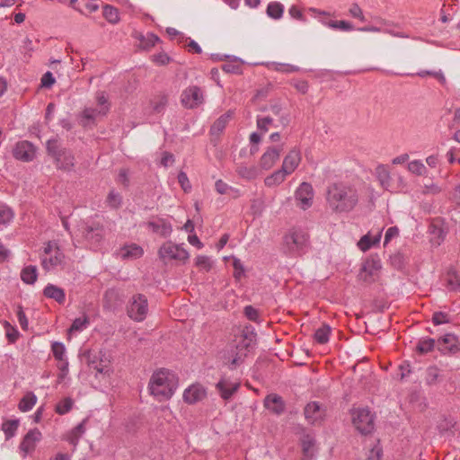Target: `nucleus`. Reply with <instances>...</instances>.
Instances as JSON below:
<instances>
[{
    "instance_id": "obj_60",
    "label": "nucleus",
    "mask_w": 460,
    "mask_h": 460,
    "mask_svg": "<svg viewBox=\"0 0 460 460\" xmlns=\"http://www.w3.org/2000/svg\"><path fill=\"white\" fill-rule=\"evenodd\" d=\"M272 122L273 119L270 116L257 118V127L262 132H267L269 125L272 124Z\"/></svg>"
},
{
    "instance_id": "obj_35",
    "label": "nucleus",
    "mask_w": 460,
    "mask_h": 460,
    "mask_svg": "<svg viewBox=\"0 0 460 460\" xmlns=\"http://www.w3.org/2000/svg\"><path fill=\"white\" fill-rule=\"evenodd\" d=\"M38 278L37 267L29 265L24 267L21 272V279L26 284H34Z\"/></svg>"
},
{
    "instance_id": "obj_40",
    "label": "nucleus",
    "mask_w": 460,
    "mask_h": 460,
    "mask_svg": "<svg viewBox=\"0 0 460 460\" xmlns=\"http://www.w3.org/2000/svg\"><path fill=\"white\" fill-rule=\"evenodd\" d=\"M19 420H8L2 425V429L4 433L5 439L8 440L14 437L19 427Z\"/></svg>"
},
{
    "instance_id": "obj_34",
    "label": "nucleus",
    "mask_w": 460,
    "mask_h": 460,
    "mask_svg": "<svg viewBox=\"0 0 460 460\" xmlns=\"http://www.w3.org/2000/svg\"><path fill=\"white\" fill-rule=\"evenodd\" d=\"M37 402V396L32 393H27L19 402L18 409L26 412L31 411Z\"/></svg>"
},
{
    "instance_id": "obj_23",
    "label": "nucleus",
    "mask_w": 460,
    "mask_h": 460,
    "mask_svg": "<svg viewBox=\"0 0 460 460\" xmlns=\"http://www.w3.org/2000/svg\"><path fill=\"white\" fill-rule=\"evenodd\" d=\"M239 383H233L229 379L222 377L216 387L224 400H229L239 389Z\"/></svg>"
},
{
    "instance_id": "obj_3",
    "label": "nucleus",
    "mask_w": 460,
    "mask_h": 460,
    "mask_svg": "<svg viewBox=\"0 0 460 460\" xmlns=\"http://www.w3.org/2000/svg\"><path fill=\"white\" fill-rule=\"evenodd\" d=\"M310 249V236L301 228L290 229L283 237L284 252L291 257H298Z\"/></svg>"
},
{
    "instance_id": "obj_16",
    "label": "nucleus",
    "mask_w": 460,
    "mask_h": 460,
    "mask_svg": "<svg viewBox=\"0 0 460 460\" xmlns=\"http://www.w3.org/2000/svg\"><path fill=\"white\" fill-rule=\"evenodd\" d=\"M41 438L42 434L37 428L27 432L19 447L20 450L24 454L23 456L34 451L36 444L40 441Z\"/></svg>"
},
{
    "instance_id": "obj_36",
    "label": "nucleus",
    "mask_w": 460,
    "mask_h": 460,
    "mask_svg": "<svg viewBox=\"0 0 460 460\" xmlns=\"http://www.w3.org/2000/svg\"><path fill=\"white\" fill-rule=\"evenodd\" d=\"M437 348V341L432 338H421L416 345V350L420 354H426Z\"/></svg>"
},
{
    "instance_id": "obj_47",
    "label": "nucleus",
    "mask_w": 460,
    "mask_h": 460,
    "mask_svg": "<svg viewBox=\"0 0 460 460\" xmlns=\"http://www.w3.org/2000/svg\"><path fill=\"white\" fill-rule=\"evenodd\" d=\"M168 100L165 95H159L150 102V105L154 113H161L164 111Z\"/></svg>"
},
{
    "instance_id": "obj_2",
    "label": "nucleus",
    "mask_w": 460,
    "mask_h": 460,
    "mask_svg": "<svg viewBox=\"0 0 460 460\" xmlns=\"http://www.w3.org/2000/svg\"><path fill=\"white\" fill-rule=\"evenodd\" d=\"M178 387V378L174 373L167 369L155 372L149 381L151 394L159 401L168 400Z\"/></svg>"
},
{
    "instance_id": "obj_33",
    "label": "nucleus",
    "mask_w": 460,
    "mask_h": 460,
    "mask_svg": "<svg viewBox=\"0 0 460 460\" xmlns=\"http://www.w3.org/2000/svg\"><path fill=\"white\" fill-rule=\"evenodd\" d=\"M446 288L449 291H459L460 290V276L453 269L448 270V271L447 272Z\"/></svg>"
},
{
    "instance_id": "obj_48",
    "label": "nucleus",
    "mask_w": 460,
    "mask_h": 460,
    "mask_svg": "<svg viewBox=\"0 0 460 460\" xmlns=\"http://www.w3.org/2000/svg\"><path fill=\"white\" fill-rule=\"evenodd\" d=\"M103 308L109 312L115 311V290L108 289L103 296Z\"/></svg>"
},
{
    "instance_id": "obj_46",
    "label": "nucleus",
    "mask_w": 460,
    "mask_h": 460,
    "mask_svg": "<svg viewBox=\"0 0 460 460\" xmlns=\"http://www.w3.org/2000/svg\"><path fill=\"white\" fill-rule=\"evenodd\" d=\"M3 325L5 331L6 339L8 340L9 343H15L20 337V332L17 328L7 321H4Z\"/></svg>"
},
{
    "instance_id": "obj_8",
    "label": "nucleus",
    "mask_w": 460,
    "mask_h": 460,
    "mask_svg": "<svg viewBox=\"0 0 460 460\" xmlns=\"http://www.w3.org/2000/svg\"><path fill=\"white\" fill-rule=\"evenodd\" d=\"M79 231H81L85 241L94 248L100 244L104 236V228L97 222L83 223L80 226Z\"/></svg>"
},
{
    "instance_id": "obj_63",
    "label": "nucleus",
    "mask_w": 460,
    "mask_h": 460,
    "mask_svg": "<svg viewBox=\"0 0 460 460\" xmlns=\"http://www.w3.org/2000/svg\"><path fill=\"white\" fill-rule=\"evenodd\" d=\"M407 190V184L405 180L398 175L396 179V182L394 181L392 192H405Z\"/></svg>"
},
{
    "instance_id": "obj_43",
    "label": "nucleus",
    "mask_w": 460,
    "mask_h": 460,
    "mask_svg": "<svg viewBox=\"0 0 460 460\" xmlns=\"http://www.w3.org/2000/svg\"><path fill=\"white\" fill-rule=\"evenodd\" d=\"M323 23L332 29L334 30H341L344 31H351L354 30V25L348 21H328V22H323Z\"/></svg>"
},
{
    "instance_id": "obj_53",
    "label": "nucleus",
    "mask_w": 460,
    "mask_h": 460,
    "mask_svg": "<svg viewBox=\"0 0 460 460\" xmlns=\"http://www.w3.org/2000/svg\"><path fill=\"white\" fill-rule=\"evenodd\" d=\"M51 351L54 358L58 361H64L66 354V347L62 342L55 341L51 345Z\"/></svg>"
},
{
    "instance_id": "obj_61",
    "label": "nucleus",
    "mask_w": 460,
    "mask_h": 460,
    "mask_svg": "<svg viewBox=\"0 0 460 460\" xmlns=\"http://www.w3.org/2000/svg\"><path fill=\"white\" fill-rule=\"evenodd\" d=\"M16 314L21 328L26 331L28 329L29 323L22 305H18Z\"/></svg>"
},
{
    "instance_id": "obj_56",
    "label": "nucleus",
    "mask_w": 460,
    "mask_h": 460,
    "mask_svg": "<svg viewBox=\"0 0 460 460\" xmlns=\"http://www.w3.org/2000/svg\"><path fill=\"white\" fill-rule=\"evenodd\" d=\"M271 67L278 72L282 73H294L299 71V67L290 65V64H284V63H272Z\"/></svg>"
},
{
    "instance_id": "obj_11",
    "label": "nucleus",
    "mask_w": 460,
    "mask_h": 460,
    "mask_svg": "<svg viewBox=\"0 0 460 460\" xmlns=\"http://www.w3.org/2000/svg\"><path fill=\"white\" fill-rule=\"evenodd\" d=\"M204 101L202 90L196 85L186 88L181 96V104L187 109H194Z\"/></svg>"
},
{
    "instance_id": "obj_1",
    "label": "nucleus",
    "mask_w": 460,
    "mask_h": 460,
    "mask_svg": "<svg viewBox=\"0 0 460 460\" xmlns=\"http://www.w3.org/2000/svg\"><path fill=\"white\" fill-rule=\"evenodd\" d=\"M359 195L355 186L334 182L328 186L326 202L329 208L336 214L349 213L358 205Z\"/></svg>"
},
{
    "instance_id": "obj_42",
    "label": "nucleus",
    "mask_w": 460,
    "mask_h": 460,
    "mask_svg": "<svg viewBox=\"0 0 460 460\" xmlns=\"http://www.w3.org/2000/svg\"><path fill=\"white\" fill-rule=\"evenodd\" d=\"M236 172L239 174V176H241L243 179H247V180H253L259 174L257 167H255V166H246V165H243V164L239 165L237 167Z\"/></svg>"
},
{
    "instance_id": "obj_49",
    "label": "nucleus",
    "mask_w": 460,
    "mask_h": 460,
    "mask_svg": "<svg viewBox=\"0 0 460 460\" xmlns=\"http://www.w3.org/2000/svg\"><path fill=\"white\" fill-rule=\"evenodd\" d=\"M96 101L99 106V113L106 115L110 110V103L108 102V96L104 92H98L96 93Z\"/></svg>"
},
{
    "instance_id": "obj_27",
    "label": "nucleus",
    "mask_w": 460,
    "mask_h": 460,
    "mask_svg": "<svg viewBox=\"0 0 460 460\" xmlns=\"http://www.w3.org/2000/svg\"><path fill=\"white\" fill-rule=\"evenodd\" d=\"M92 355L93 354L90 350H86L82 354L81 359L84 360L90 367L96 369L99 373L108 374L111 370L109 366L104 364L103 359H101L100 363L93 360Z\"/></svg>"
},
{
    "instance_id": "obj_15",
    "label": "nucleus",
    "mask_w": 460,
    "mask_h": 460,
    "mask_svg": "<svg viewBox=\"0 0 460 460\" xmlns=\"http://www.w3.org/2000/svg\"><path fill=\"white\" fill-rule=\"evenodd\" d=\"M283 150V144L269 146L260 159V166L263 170H270L279 159Z\"/></svg>"
},
{
    "instance_id": "obj_13",
    "label": "nucleus",
    "mask_w": 460,
    "mask_h": 460,
    "mask_svg": "<svg viewBox=\"0 0 460 460\" xmlns=\"http://www.w3.org/2000/svg\"><path fill=\"white\" fill-rule=\"evenodd\" d=\"M314 195L313 186L308 182H302L295 192L297 206L301 209L306 210L313 205Z\"/></svg>"
},
{
    "instance_id": "obj_50",
    "label": "nucleus",
    "mask_w": 460,
    "mask_h": 460,
    "mask_svg": "<svg viewBox=\"0 0 460 460\" xmlns=\"http://www.w3.org/2000/svg\"><path fill=\"white\" fill-rule=\"evenodd\" d=\"M14 213L11 208L6 205L0 206V225L7 226L13 219Z\"/></svg>"
},
{
    "instance_id": "obj_25",
    "label": "nucleus",
    "mask_w": 460,
    "mask_h": 460,
    "mask_svg": "<svg viewBox=\"0 0 460 460\" xmlns=\"http://www.w3.org/2000/svg\"><path fill=\"white\" fill-rule=\"evenodd\" d=\"M43 295L48 297L55 300L58 304H64L66 300V294L63 288L53 285L48 284L43 289Z\"/></svg>"
},
{
    "instance_id": "obj_45",
    "label": "nucleus",
    "mask_w": 460,
    "mask_h": 460,
    "mask_svg": "<svg viewBox=\"0 0 460 460\" xmlns=\"http://www.w3.org/2000/svg\"><path fill=\"white\" fill-rule=\"evenodd\" d=\"M429 234H430V243L432 245L438 246L442 243L445 237V233L443 229L436 226L435 225H430L429 226Z\"/></svg>"
},
{
    "instance_id": "obj_28",
    "label": "nucleus",
    "mask_w": 460,
    "mask_h": 460,
    "mask_svg": "<svg viewBox=\"0 0 460 460\" xmlns=\"http://www.w3.org/2000/svg\"><path fill=\"white\" fill-rule=\"evenodd\" d=\"M99 109L85 108L80 115V124L83 127H88L95 123L98 117L103 116L98 112Z\"/></svg>"
},
{
    "instance_id": "obj_39",
    "label": "nucleus",
    "mask_w": 460,
    "mask_h": 460,
    "mask_svg": "<svg viewBox=\"0 0 460 460\" xmlns=\"http://www.w3.org/2000/svg\"><path fill=\"white\" fill-rule=\"evenodd\" d=\"M243 61L240 58H234L228 63H226L222 66V70L228 74L241 75L243 73Z\"/></svg>"
},
{
    "instance_id": "obj_10",
    "label": "nucleus",
    "mask_w": 460,
    "mask_h": 460,
    "mask_svg": "<svg viewBox=\"0 0 460 460\" xmlns=\"http://www.w3.org/2000/svg\"><path fill=\"white\" fill-rule=\"evenodd\" d=\"M437 349L446 356H455L460 351V340L453 333H446L437 340Z\"/></svg>"
},
{
    "instance_id": "obj_52",
    "label": "nucleus",
    "mask_w": 460,
    "mask_h": 460,
    "mask_svg": "<svg viewBox=\"0 0 460 460\" xmlns=\"http://www.w3.org/2000/svg\"><path fill=\"white\" fill-rule=\"evenodd\" d=\"M379 236L372 239L368 234H366L363 237H361L358 243V246L361 251L366 252L369 250L374 244L379 243Z\"/></svg>"
},
{
    "instance_id": "obj_55",
    "label": "nucleus",
    "mask_w": 460,
    "mask_h": 460,
    "mask_svg": "<svg viewBox=\"0 0 460 460\" xmlns=\"http://www.w3.org/2000/svg\"><path fill=\"white\" fill-rule=\"evenodd\" d=\"M452 321V317L449 314L438 311L432 315V322L435 325H440L444 323H449Z\"/></svg>"
},
{
    "instance_id": "obj_57",
    "label": "nucleus",
    "mask_w": 460,
    "mask_h": 460,
    "mask_svg": "<svg viewBox=\"0 0 460 460\" xmlns=\"http://www.w3.org/2000/svg\"><path fill=\"white\" fill-rule=\"evenodd\" d=\"M439 376V369L436 366H431L426 371V382L428 385H434Z\"/></svg>"
},
{
    "instance_id": "obj_64",
    "label": "nucleus",
    "mask_w": 460,
    "mask_h": 460,
    "mask_svg": "<svg viewBox=\"0 0 460 460\" xmlns=\"http://www.w3.org/2000/svg\"><path fill=\"white\" fill-rule=\"evenodd\" d=\"M349 13L350 16H352L353 18L358 19L361 22H365V20H366L365 16L363 14L362 9L356 3L351 4V6L349 10Z\"/></svg>"
},
{
    "instance_id": "obj_19",
    "label": "nucleus",
    "mask_w": 460,
    "mask_h": 460,
    "mask_svg": "<svg viewBox=\"0 0 460 460\" xmlns=\"http://www.w3.org/2000/svg\"><path fill=\"white\" fill-rule=\"evenodd\" d=\"M304 414L310 424H315L323 420L324 410L321 407L319 402H311L305 405Z\"/></svg>"
},
{
    "instance_id": "obj_30",
    "label": "nucleus",
    "mask_w": 460,
    "mask_h": 460,
    "mask_svg": "<svg viewBox=\"0 0 460 460\" xmlns=\"http://www.w3.org/2000/svg\"><path fill=\"white\" fill-rule=\"evenodd\" d=\"M377 180L381 186L392 192L394 181L391 178L389 172L384 166H378L376 168Z\"/></svg>"
},
{
    "instance_id": "obj_24",
    "label": "nucleus",
    "mask_w": 460,
    "mask_h": 460,
    "mask_svg": "<svg viewBox=\"0 0 460 460\" xmlns=\"http://www.w3.org/2000/svg\"><path fill=\"white\" fill-rule=\"evenodd\" d=\"M144 251L136 243L126 244L119 250V256L126 261H133L142 257Z\"/></svg>"
},
{
    "instance_id": "obj_12",
    "label": "nucleus",
    "mask_w": 460,
    "mask_h": 460,
    "mask_svg": "<svg viewBox=\"0 0 460 460\" xmlns=\"http://www.w3.org/2000/svg\"><path fill=\"white\" fill-rule=\"evenodd\" d=\"M159 256L163 260L185 261L188 259L189 253L181 246L167 242L160 247Z\"/></svg>"
},
{
    "instance_id": "obj_14",
    "label": "nucleus",
    "mask_w": 460,
    "mask_h": 460,
    "mask_svg": "<svg viewBox=\"0 0 460 460\" xmlns=\"http://www.w3.org/2000/svg\"><path fill=\"white\" fill-rule=\"evenodd\" d=\"M35 153L33 145L25 140L18 142L13 150V157L22 162L32 161L35 157Z\"/></svg>"
},
{
    "instance_id": "obj_38",
    "label": "nucleus",
    "mask_w": 460,
    "mask_h": 460,
    "mask_svg": "<svg viewBox=\"0 0 460 460\" xmlns=\"http://www.w3.org/2000/svg\"><path fill=\"white\" fill-rule=\"evenodd\" d=\"M284 5L279 2H270L266 10V13L269 17L279 20L283 16Z\"/></svg>"
},
{
    "instance_id": "obj_5",
    "label": "nucleus",
    "mask_w": 460,
    "mask_h": 460,
    "mask_svg": "<svg viewBox=\"0 0 460 460\" xmlns=\"http://www.w3.org/2000/svg\"><path fill=\"white\" fill-rule=\"evenodd\" d=\"M147 312L146 297L141 294L133 296L127 306L128 315L136 322H142L146 319Z\"/></svg>"
},
{
    "instance_id": "obj_6",
    "label": "nucleus",
    "mask_w": 460,
    "mask_h": 460,
    "mask_svg": "<svg viewBox=\"0 0 460 460\" xmlns=\"http://www.w3.org/2000/svg\"><path fill=\"white\" fill-rule=\"evenodd\" d=\"M352 416L353 424L361 434L367 435L374 430V415L368 409H358L353 411Z\"/></svg>"
},
{
    "instance_id": "obj_29",
    "label": "nucleus",
    "mask_w": 460,
    "mask_h": 460,
    "mask_svg": "<svg viewBox=\"0 0 460 460\" xmlns=\"http://www.w3.org/2000/svg\"><path fill=\"white\" fill-rule=\"evenodd\" d=\"M268 110L275 116L279 117V123L282 127H287L290 122V117L288 112L283 111L282 106L279 102L271 103Z\"/></svg>"
},
{
    "instance_id": "obj_17",
    "label": "nucleus",
    "mask_w": 460,
    "mask_h": 460,
    "mask_svg": "<svg viewBox=\"0 0 460 460\" xmlns=\"http://www.w3.org/2000/svg\"><path fill=\"white\" fill-rule=\"evenodd\" d=\"M303 457L302 460H313L316 451V440L312 433H304L300 438Z\"/></svg>"
},
{
    "instance_id": "obj_7",
    "label": "nucleus",
    "mask_w": 460,
    "mask_h": 460,
    "mask_svg": "<svg viewBox=\"0 0 460 460\" xmlns=\"http://www.w3.org/2000/svg\"><path fill=\"white\" fill-rule=\"evenodd\" d=\"M44 253L49 257L41 259L44 270L49 271L64 262L65 255L57 243L49 242L44 247Z\"/></svg>"
},
{
    "instance_id": "obj_31",
    "label": "nucleus",
    "mask_w": 460,
    "mask_h": 460,
    "mask_svg": "<svg viewBox=\"0 0 460 460\" xmlns=\"http://www.w3.org/2000/svg\"><path fill=\"white\" fill-rule=\"evenodd\" d=\"M87 422V419L83 420L79 424H77L68 434L67 440L70 444L75 447L81 437L85 432V423Z\"/></svg>"
},
{
    "instance_id": "obj_51",
    "label": "nucleus",
    "mask_w": 460,
    "mask_h": 460,
    "mask_svg": "<svg viewBox=\"0 0 460 460\" xmlns=\"http://www.w3.org/2000/svg\"><path fill=\"white\" fill-rule=\"evenodd\" d=\"M73 405V399L70 397H66L57 403L56 412L58 413L59 415H64L71 411Z\"/></svg>"
},
{
    "instance_id": "obj_9",
    "label": "nucleus",
    "mask_w": 460,
    "mask_h": 460,
    "mask_svg": "<svg viewBox=\"0 0 460 460\" xmlns=\"http://www.w3.org/2000/svg\"><path fill=\"white\" fill-rule=\"evenodd\" d=\"M381 262L379 260L370 259L367 260L360 269L358 278L360 281L366 284H372L379 278V271L381 270Z\"/></svg>"
},
{
    "instance_id": "obj_37",
    "label": "nucleus",
    "mask_w": 460,
    "mask_h": 460,
    "mask_svg": "<svg viewBox=\"0 0 460 460\" xmlns=\"http://www.w3.org/2000/svg\"><path fill=\"white\" fill-rule=\"evenodd\" d=\"M136 38L139 40V47L143 49H149L160 40L158 36L150 32L146 35L139 34Z\"/></svg>"
},
{
    "instance_id": "obj_26",
    "label": "nucleus",
    "mask_w": 460,
    "mask_h": 460,
    "mask_svg": "<svg viewBox=\"0 0 460 460\" xmlns=\"http://www.w3.org/2000/svg\"><path fill=\"white\" fill-rule=\"evenodd\" d=\"M232 111H228L226 113L222 114L211 126L210 134L213 136L221 134L226 128L230 119H232Z\"/></svg>"
},
{
    "instance_id": "obj_44",
    "label": "nucleus",
    "mask_w": 460,
    "mask_h": 460,
    "mask_svg": "<svg viewBox=\"0 0 460 460\" xmlns=\"http://www.w3.org/2000/svg\"><path fill=\"white\" fill-rule=\"evenodd\" d=\"M89 325V318L86 315L75 318L68 329L69 333L80 332Z\"/></svg>"
},
{
    "instance_id": "obj_32",
    "label": "nucleus",
    "mask_w": 460,
    "mask_h": 460,
    "mask_svg": "<svg viewBox=\"0 0 460 460\" xmlns=\"http://www.w3.org/2000/svg\"><path fill=\"white\" fill-rule=\"evenodd\" d=\"M289 175L288 172L283 171L282 168L275 171L270 175L267 176L264 180V183L267 187H274L282 183L286 177Z\"/></svg>"
},
{
    "instance_id": "obj_58",
    "label": "nucleus",
    "mask_w": 460,
    "mask_h": 460,
    "mask_svg": "<svg viewBox=\"0 0 460 460\" xmlns=\"http://www.w3.org/2000/svg\"><path fill=\"white\" fill-rule=\"evenodd\" d=\"M196 266L205 271H209L212 268V261L208 256L199 255L196 258Z\"/></svg>"
},
{
    "instance_id": "obj_4",
    "label": "nucleus",
    "mask_w": 460,
    "mask_h": 460,
    "mask_svg": "<svg viewBox=\"0 0 460 460\" xmlns=\"http://www.w3.org/2000/svg\"><path fill=\"white\" fill-rule=\"evenodd\" d=\"M46 150L54 160L56 168L64 172L73 171L75 158L71 149L64 146L58 138L49 139L46 143Z\"/></svg>"
},
{
    "instance_id": "obj_59",
    "label": "nucleus",
    "mask_w": 460,
    "mask_h": 460,
    "mask_svg": "<svg viewBox=\"0 0 460 460\" xmlns=\"http://www.w3.org/2000/svg\"><path fill=\"white\" fill-rule=\"evenodd\" d=\"M233 267H234V277L236 279H240L244 275V267H243L242 261L238 258H234Z\"/></svg>"
},
{
    "instance_id": "obj_21",
    "label": "nucleus",
    "mask_w": 460,
    "mask_h": 460,
    "mask_svg": "<svg viewBox=\"0 0 460 460\" xmlns=\"http://www.w3.org/2000/svg\"><path fill=\"white\" fill-rule=\"evenodd\" d=\"M301 162V153L298 149L293 148L284 157L281 168L283 171L291 174L298 167Z\"/></svg>"
},
{
    "instance_id": "obj_22",
    "label": "nucleus",
    "mask_w": 460,
    "mask_h": 460,
    "mask_svg": "<svg viewBox=\"0 0 460 460\" xmlns=\"http://www.w3.org/2000/svg\"><path fill=\"white\" fill-rule=\"evenodd\" d=\"M206 397V390L200 385H192L183 393V400L189 404H194Z\"/></svg>"
},
{
    "instance_id": "obj_20",
    "label": "nucleus",
    "mask_w": 460,
    "mask_h": 460,
    "mask_svg": "<svg viewBox=\"0 0 460 460\" xmlns=\"http://www.w3.org/2000/svg\"><path fill=\"white\" fill-rule=\"evenodd\" d=\"M146 225L153 233L163 237L169 236L172 232V226L171 223L161 217H157L155 220L149 221Z\"/></svg>"
},
{
    "instance_id": "obj_54",
    "label": "nucleus",
    "mask_w": 460,
    "mask_h": 460,
    "mask_svg": "<svg viewBox=\"0 0 460 460\" xmlns=\"http://www.w3.org/2000/svg\"><path fill=\"white\" fill-rule=\"evenodd\" d=\"M408 170L416 175H423L426 173V167L420 160H413L408 164Z\"/></svg>"
},
{
    "instance_id": "obj_41",
    "label": "nucleus",
    "mask_w": 460,
    "mask_h": 460,
    "mask_svg": "<svg viewBox=\"0 0 460 460\" xmlns=\"http://www.w3.org/2000/svg\"><path fill=\"white\" fill-rule=\"evenodd\" d=\"M332 329L328 324L318 328L314 335V341L319 344H325L329 341Z\"/></svg>"
},
{
    "instance_id": "obj_62",
    "label": "nucleus",
    "mask_w": 460,
    "mask_h": 460,
    "mask_svg": "<svg viewBox=\"0 0 460 460\" xmlns=\"http://www.w3.org/2000/svg\"><path fill=\"white\" fill-rule=\"evenodd\" d=\"M252 342H253L252 336L248 335L247 333H244L242 336V340L237 344L236 349L239 350H243V349L246 350L252 346Z\"/></svg>"
},
{
    "instance_id": "obj_18",
    "label": "nucleus",
    "mask_w": 460,
    "mask_h": 460,
    "mask_svg": "<svg viewBox=\"0 0 460 460\" xmlns=\"http://www.w3.org/2000/svg\"><path fill=\"white\" fill-rule=\"evenodd\" d=\"M264 407L275 415H281L286 411V402L277 394H270L263 400Z\"/></svg>"
}]
</instances>
